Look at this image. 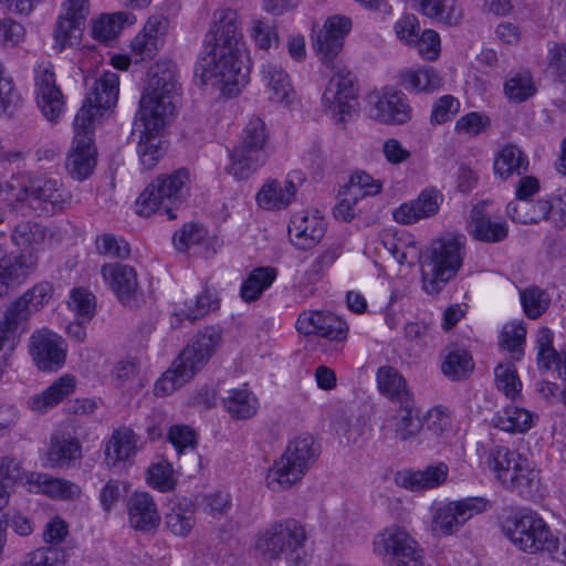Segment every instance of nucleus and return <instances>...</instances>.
Segmentation results:
<instances>
[{"instance_id":"obj_5","label":"nucleus","mask_w":566,"mask_h":566,"mask_svg":"<svg viewBox=\"0 0 566 566\" xmlns=\"http://www.w3.org/2000/svg\"><path fill=\"white\" fill-rule=\"evenodd\" d=\"M465 237L449 234L434 240L422 265V284L429 294L440 293L459 272L464 256Z\"/></svg>"},{"instance_id":"obj_60","label":"nucleus","mask_w":566,"mask_h":566,"mask_svg":"<svg viewBox=\"0 0 566 566\" xmlns=\"http://www.w3.org/2000/svg\"><path fill=\"white\" fill-rule=\"evenodd\" d=\"M496 387L503 391L506 397L514 398L521 390L522 384L518 379L516 369L510 365H499L494 370Z\"/></svg>"},{"instance_id":"obj_33","label":"nucleus","mask_w":566,"mask_h":566,"mask_svg":"<svg viewBox=\"0 0 566 566\" xmlns=\"http://www.w3.org/2000/svg\"><path fill=\"white\" fill-rule=\"evenodd\" d=\"M262 81L269 98L275 103L290 104L294 97L289 74L276 62H266L261 67Z\"/></svg>"},{"instance_id":"obj_40","label":"nucleus","mask_w":566,"mask_h":566,"mask_svg":"<svg viewBox=\"0 0 566 566\" xmlns=\"http://www.w3.org/2000/svg\"><path fill=\"white\" fill-rule=\"evenodd\" d=\"M222 405L233 419L247 420L259 410L256 396L247 387L233 388L222 399Z\"/></svg>"},{"instance_id":"obj_62","label":"nucleus","mask_w":566,"mask_h":566,"mask_svg":"<svg viewBox=\"0 0 566 566\" xmlns=\"http://www.w3.org/2000/svg\"><path fill=\"white\" fill-rule=\"evenodd\" d=\"M127 19V13L117 12L113 15H105L93 24V35L96 40L108 41L117 35L119 24Z\"/></svg>"},{"instance_id":"obj_3","label":"nucleus","mask_w":566,"mask_h":566,"mask_svg":"<svg viewBox=\"0 0 566 566\" xmlns=\"http://www.w3.org/2000/svg\"><path fill=\"white\" fill-rule=\"evenodd\" d=\"M19 253L6 254L0 244V298L23 284L38 268V245L43 240L39 226L19 224L12 233Z\"/></svg>"},{"instance_id":"obj_10","label":"nucleus","mask_w":566,"mask_h":566,"mask_svg":"<svg viewBox=\"0 0 566 566\" xmlns=\"http://www.w3.org/2000/svg\"><path fill=\"white\" fill-rule=\"evenodd\" d=\"M7 191L15 201H35L46 211H62L72 201V193L57 178L48 176L13 178Z\"/></svg>"},{"instance_id":"obj_42","label":"nucleus","mask_w":566,"mask_h":566,"mask_svg":"<svg viewBox=\"0 0 566 566\" xmlns=\"http://www.w3.org/2000/svg\"><path fill=\"white\" fill-rule=\"evenodd\" d=\"M167 528L178 536H187L195 525V506L191 500L182 497L175 501L166 514Z\"/></svg>"},{"instance_id":"obj_34","label":"nucleus","mask_w":566,"mask_h":566,"mask_svg":"<svg viewBox=\"0 0 566 566\" xmlns=\"http://www.w3.org/2000/svg\"><path fill=\"white\" fill-rule=\"evenodd\" d=\"M76 382L72 375H64L40 394L28 399V407L38 413H45L49 409L59 405L75 389Z\"/></svg>"},{"instance_id":"obj_19","label":"nucleus","mask_w":566,"mask_h":566,"mask_svg":"<svg viewBox=\"0 0 566 566\" xmlns=\"http://www.w3.org/2000/svg\"><path fill=\"white\" fill-rule=\"evenodd\" d=\"M86 85L88 86V92L76 115L85 111V116L88 117L90 124L94 125V119L101 111L108 109L117 103L119 77L115 72L105 71L102 75L94 78L91 85L86 81Z\"/></svg>"},{"instance_id":"obj_23","label":"nucleus","mask_w":566,"mask_h":566,"mask_svg":"<svg viewBox=\"0 0 566 566\" xmlns=\"http://www.w3.org/2000/svg\"><path fill=\"white\" fill-rule=\"evenodd\" d=\"M443 201L444 196L440 190L427 187L416 199L401 203L392 213L394 220L399 224L409 226L432 218L439 213Z\"/></svg>"},{"instance_id":"obj_20","label":"nucleus","mask_w":566,"mask_h":566,"mask_svg":"<svg viewBox=\"0 0 566 566\" xmlns=\"http://www.w3.org/2000/svg\"><path fill=\"white\" fill-rule=\"evenodd\" d=\"M422 429L415 400L400 403L388 413L380 426V437L385 441H409Z\"/></svg>"},{"instance_id":"obj_59","label":"nucleus","mask_w":566,"mask_h":566,"mask_svg":"<svg viewBox=\"0 0 566 566\" xmlns=\"http://www.w3.org/2000/svg\"><path fill=\"white\" fill-rule=\"evenodd\" d=\"M490 124L489 116L478 112H471L461 116L455 122L454 130L460 135L478 136L483 133Z\"/></svg>"},{"instance_id":"obj_29","label":"nucleus","mask_w":566,"mask_h":566,"mask_svg":"<svg viewBox=\"0 0 566 566\" xmlns=\"http://www.w3.org/2000/svg\"><path fill=\"white\" fill-rule=\"evenodd\" d=\"M101 274L104 282L123 303L129 301L138 287L136 270L128 264H104Z\"/></svg>"},{"instance_id":"obj_28","label":"nucleus","mask_w":566,"mask_h":566,"mask_svg":"<svg viewBox=\"0 0 566 566\" xmlns=\"http://www.w3.org/2000/svg\"><path fill=\"white\" fill-rule=\"evenodd\" d=\"M137 436L128 427L115 429L105 443L104 455L107 467L115 468L129 462L137 453Z\"/></svg>"},{"instance_id":"obj_1","label":"nucleus","mask_w":566,"mask_h":566,"mask_svg":"<svg viewBox=\"0 0 566 566\" xmlns=\"http://www.w3.org/2000/svg\"><path fill=\"white\" fill-rule=\"evenodd\" d=\"M238 18L237 11L230 8L214 12L213 22L205 36L203 51L195 67L202 84L219 85L222 94L228 96L237 95L249 81Z\"/></svg>"},{"instance_id":"obj_22","label":"nucleus","mask_w":566,"mask_h":566,"mask_svg":"<svg viewBox=\"0 0 566 566\" xmlns=\"http://www.w3.org/2000/svg\"><path fill=\"white\" fill-rule=\"evenodd\" d=\"M296 329L303 335H318L337 344L348 336V325L329 311H305L298 315Z\"/></svg>"},{"instance_id":"obj_35","label":"nucleus","mask_w":566,"mask_h":566,"mask_svg":"<svg viewBox=\"0 0 566 566\" xmlns=\"http://www.w3.org/2000/svg\"><path fill=\"white\" fill-rule=\"evenodd\" d=\"M297 187L292 179L270 180L258 191L256 202L266 210L286 208L295 198Z\"/></svg>"},{"instance_id":"obj_45","label":"nucleus","mask_w":566,"mask_h":566,"mask_svg":"<svg viewBox=\"0 0 566 566\" xmlns=\"http://www.w3.org/2000/svg\"><path fill=\"white\" fill-rule=\"evenodd\" d=\"M495 428L507 432H525L532 427V415L524 408L509 405L492 419Z\"/></svg>"},{"instance_id":"obj_41","label":"nucleus","mask_w":566,"mask_h":566,"mask_svg":"<svg viewBox=\"0 0 566 566\" xmlns=\"http://www.w3.org/2000/svg\"><path fill=\"white\" fill-rule=\"evenodd\" d=\"M471 233L483 242H500L507 237V224L503 221H492L481 208L474 207L471 211Z\"/></svg>"},{"instance_id":"obj_43","label":"nucleus","mask_w":566,"mask_h":566,"mask_svg":"<svg viewBox=\"0 0 566 566\" xmlns=\"http://www.w3.org/2000/svg\"><path fill=\"white\" fill-rule=\"evenodd\" d=\"M82 458V446L71 434L54 437L48 451V460L56 467H69L71 462Z\"/></svg>"},{"instance_id":"obj_25","label":"nucleus","mask_w":566,"mask_h":566,"mask_svg":"<svg viewBox=\"0 0 566 566\" xmlns=\"http://www.w3.org/2000/svg\"><path fill=\"white\" fill-rule=\"evenodd\" d=\"M168 21L161 15L150 17L143 30L130 43L132 53L136 61L153 60L165 41Z\"/></svg>"},{"instance_id":"obj_14","label":"nucleus","mask_w":566,"mask_h":566,"mask_svg":"<svg viewBox=\"0 0 566 566\" xmlns=\"http://www.w3.org/2000/svg\"><path fill=\"white\" fill-rule=\"evenodd\" d=\"M74 138L65 160V169L70 177L77 181L87 179L96 166V148L94 146V125H91L85 111L74 118Z\"/></svg>"},{"instance_id":"obj_47","label":"nucleus","mask_w":566,"mask_h":566,"mask_svg":"<svg viewBox=\"0 0 566 566\" xmlns=\"http://www.w3.org/2000/svg\"><path fill=\"white\" fill-rule=\"evenodd\" d=\"M160 133L161 132H153L146 128L142 130L137 153L142 165L146 169L154 168L159 158L164 155Z\"/></svg>"},{"instance_id":"obj_4","label":"nucleus","mask_w":566,"mask_h":566,"mask_svg":"<svg viewBox=\"0 0 566 566\" xmlns=\"http://www.w3.org/2000/svg\"><path fill=\"white\" fill-rule=\"evenodd\" d=\"M178 80L174 72L166 70L154 73L139 102L138 116L143 127L161 132L176 111Z\"/></svg>"},{"instance_id":"obj_31","label":"nucleus","mask_w":566,"mask_h":566,"mask_svg":"<svg viewBox=\"0 0 566 566\" xmlns=\"http://www.w3.org/2000/svg\"><path fill=\"white\" fill-rule=\"evenodd\" d=\"M530 160L527 154L515 144L502 146L494 156V175L502 180L527 172Z\"/></svg>"},{"instance_id":"obj_56","label":"nucleus","mask_w":566,"mask_h":566,"mask_svg":"<svg viewBox=\"0 0 566 566\" xmlns=\"http://www.w3.org/2000/svg\"><path fill=\"white\" fill-rule=\"evenodd\" d=\"M24 566H66V554L54 546L41 547L30 553Z\"/></svg>"},{"instance_id":"obj_58","label":"nucleus","mask_w":566,"mask_h":566,"mask_svg":"<svg viewBox=\"0 0 566 566\" xmlns=\"http://www.w3.org/2000/svg\"><path fill=\"white\" fill-rule=\"evenodd\" d=\"M460 111V102L452 95H443L433 104L430 123L441 125L450 122Z\"/></svg>"},{"instance_id":"obj_63","label":"nucleus","mask_w":566,"mask_h":566,"mask_svg":"<svg viewBox=\"0 0 566 566\" xmlns=\"http://www.w3.org/2000/svg\"><path fill=\"white\" fill-rule=\"evenodd\" d=\"M206 238V231L198 224H186L174 237V244L179 251H187L192 245L200 244Z\"/></svg>"},{"instance_id":"obj_26","label":"nucleus","mask_w":566,"mask_h":566,"mask_svg":"<svg viewBox=\"0 0 566 566\" xmlns=\"http://www.w3.org/2000/svg\"><path fill=\"white\" fill-rule=\"evenodd\" d=\"M128 524L135 531L149 533L161 521L157 503L147 492H134L127 501Z\"/></svg>"},{"instance_id":"obj_6","label":"nucleus","mask_w":566,"mask_h":566,"mask_svg":"<svg viewBox=\"0 0 566 566\" xmlns=\"http://www.w3.org/2000/svg\"><path fill=\"white\" fill-rule=\"evenodd\" d=\"M190 172L186 168H179L171 174H164L148 185L136 200L137 213L149 217L160 211L175 219L174 210L188 197Z\"/></svg>"},{"instance_id":"obj_39","label":"nucleus","mask_w":566,"mask_h":566,"mask_svg":"<svg viewBox=\"0 0 566 566\" xmlns=\"http://www.w3.org/2000/svg\"><path fill=\"white\" fill-rule=\"evenodd\" d=\"M400 84L409 92L433 93L442 87L443 78L432 66H422L401 72Z\"/></svg>"},{"instance_id":"obj_36","label":"nucleus","mask_w":566,"mask_h":566,"mask_svg":"<svg viewBox=\"0 0 566 566\" xmlns=\"http://www.w3.org/2000/svg\"><path fill=\"white\" fill-rule=\"evenodd\" d=\"M27 482L31 492L54 499H72L80 493V488L73 482L46 473H31Z\"/></svg>"},{"instance_id":"obj_12","label":"nucleus","mask_w":566,"mask_h":566,"mask_svg":"<svg viewBox=\"0 0 566 566\" xmlns=\"http://www.w3.org/2000/svg\"><path fill=\"white\" fill-rule=\"evenodd\" d=\"M504 533L518 549L530 554L557 548V538L553 536L547 524L536 512L530 510L510 516Z\"/></svg>"},{"instance_id":"obj_7","label":"nucleus","mask_w":566,"mask_h":566,"mask_svg":"<svg viewBox=\"0 0 566 566\" xmlns=\"http://www.w3.org/2000/svg\"><path fill=\"white\" fill-rule=\"evenodd\" d=\"M304 526L294 518H285L260 531L255 549L271 559L284 557L290 566H305L303 546L306 542Z\"/></svg>"},{"instance_id":"obj_11","label":"nucleus","mask_w":566,"mask_h":566,"mask_svg":"<svg viewBox=\"0 0 566 566\" xmlns=\"http://www.w3.org/2000/svg\"><path fill=\"white\" fill-rule=\"evenodd\" d=\"M268 137L263 119L251 117L242 132L241 144L229 149L228 172L238 180H244L263 166L266 160L264 146Z\"/></svg>"},{"instance_id":"obj_55","label":"nucleus","mask_w":566,"mask_h":566,"mask_svg":"<svg viewBox=\"0 0 566 566\" xmlns=\"http://www.w3.org/2000/svg\"><path fill=\"white\" fill-rule=\"evenodd\" d=\"M96 250L99 254L126 259L130 254L129 243L120 237H116L112 233H103L96 238L95 241Z\"/></svg>"},{"instance_id":"obj_52","label":"nucleus","mask_w":566,"mask_h":566,"mask_svg":"<svg viewBox=\"0 0 566 566\" xmlns=\"http://www.w3.org/2000/svg\"><path fill=\"white\" fill-rule=\"evenodd\" d=\"M82 27L75 21L60 15L53 32V49L61 52L66 46L75 44L81 36Z\"/></svg>"},{"instance_id":"obj_15","label":"nucleus","mask_w":566,"mask_h":566,"mask_svg":"<svg viewBox=\"0 0 566 566\" xmlns=\"http://www.w3.org/2000/svg\"><path fill=\"white\" fill-rule=\"evenodd\" d=\"M491 502L482 496H469L437 507L432 514V531L439 536L455 534L475 515L486 512Z\"/></svg>"},{"instance_id":"obj_53","label":"nucleus","mask_w":566,"mask_h":566,"mask_svg":"<svg viewBox=\"0 0 566 566\" xmlns=\"http://www.w3.org/2000/svg\"><path fill=\"white\" fill-rule=\"evenodd\" d=\"M382 189V181L375 179L365 171H356L350 176L346 188L348 195H355L358 199L366 196H376Z\"/></svg>"},{"instance_id":"obj_44","label":"nucleus","mask_w":566,"mask_h":566,"mask_svg":"<svg viewBox=\"0 0 566 566\" xmlns=\"http://www.w3.org/2000/svg\"><path fill=\"white\" fill-rule=\"evenodd\" d=\"M537 92L535 81L528 70L511 74L503 85L505 97L515 104L523 103L533 97Z\"/></svg>"},{"instance_id":"obj_30","label":"nucleus","mask_w":566,"mask_h":566,"mask_svg":"<svg viewBox=\"0 0 566 566\" xmlns=\"http://www.w3.org/2000/svg\"><path fill=\"white\" fill-rule=\"evenodd\" d=\"M449 474V468L446 463L428 465L423 470L406 471L399 473L397 482L402 488L412 492L424 491L442 485Z\"/></svg>"},{"instance_id":"obj_46","label":"nucleus","mask_w":566,"mask_h":566,"mask_svg":"<svg viewBox=\"0 0 566 566\" xmlns=\"http://www.w3.org/2000/svg\"><path fill=\"white\" fill-rule=\"evenodd\" d=\"M554 333L548 327H542L538 329L536 338L537 348V366L539 370H549L553 366H562V356L553 347Z\"/></svg>"},{"instance_id":"obj_50","label":"nucleus","mask_w":566,"mask_h":566,"mask_svg":"<svg viewBox=\"0 0 566 566\" xmlns=\"http://www.w3.org/2000/svg\"><path fill=\"white\" fill-rule=\"evenodd\" d=\"M520 297L524 313L531 319L542 316L551 303L548 293L537 286L521 291Z\"/></svg>"},{"instance_id":"obj_51","label":"nucleus","mask_w":566,"mask_h":566,"mask_svg":"<svg viewBox=\"0 0 566 566\" xmlns=\"http://www.w3.org/2000/svg\"><path fill=\"white\" fill-rule=\"evenodd\" d=\"M21 102V95L15 90L12 78L4 75L3 65L0 62V116L13 115Z\"/></svg>"},{"instance_id":"obj_13","label":"nucleus","mask_w":566,"mask_h":566,"mask_svg":"<svg viewBox=\"0 0 566 566\" xmlns=\"http://www.w3.org/2000/svg\"><path fill=\"white\" fill-rule=\"evenodd\" d=\"M374 553L388 566H423V549L402 527L390 525L373 542Z\"/></svg>"},{"instance_id":"obj_57","label":"nucleus","mask_w":566,"mask_h":566,"mask_svg":"<svg viewBox=\"0 0 566 566\" xmlns=\"http://www.w3.org/2000/svg\"><path fill=\"white\" fill-rule=\"evenodd\" d=\"M69 307L78 318L91 321L95 314V296L85 289H75L71 293Z\"/></svg>"},{"instance_id":"obj_49","label":"nucleus","mask_w":566,"mask_h":566,"mask_svg":"<svg viewBox=\"0 0 566 566\" xmlns=\"http://www.w3.org/2000/svg\"><path fill=\"white\" fill-rule=\"evenodd\" d=\"M526 327L523 322H511L504 325L500 346L511 353V357L520 360L524 355Z\"/></svg>"},{"instance_id":"obj_21","label":"nucleus","mask_w":566,"mask_h":566,"mask_svg":"<svg viewBox=\"0 0 566 566\" xmlns=\"http://www.w3.org/2000/svg\"><path fill=\"white\" fill-rule=\"evenodd\" d=\"M352 25L350 18L342 14L331 15L325 20L313 43L319 60L325 65L336 61Z\"/></svg>"},{"instance_id":"obj_24","label":"nucleus","mask_w":566,"mask_h":566,"mask_svg":"<svg viewBox=\"0 0 566 566\" xmlns=\"http://www.w3.org/2000/svg\"><path fill=\"white\" fill-rule=\"evenodd\" d=\"M374 101L371 116L385 124H405L411 118V107L406 95L394 87H385Z\"/></svg>"},{"instance_id":"obj_38","label":"nucleus","mask_w":566,"mask_h":566,"mask_svg":"<svg viewBox=\"0 0 566 566\" xmlns=\"http://www.w3.org/2000/svg\"><path fill=\"white\" fill-rule=\"evenodd\" d=\"M277 277V269L273 266H256L243 280L240 287V297L245 303H253L261 298Z\"/></svg>"},{"instance_id":"obj_32","label":"nucleus","mask_w":566,"mask_h":566,"mask_svg":"<svg viewBox=\"0 0 566 566\" xmlns=\"http://www.w3.org/2000/svg\"><path fill=\"white\" fill-rule=\"evenodd\" d=\"M376 381L379 392L392 402L400 405L415 400L407 380L392 366H380L376 373Z\"/></svg>"},{"instance_id":"obj_16","label":"nucleus","mask_w":566,"mask_h":566,"mask_svg":"<svg viewBox=\"0 0 566 566\" xmlns=\"http://www.w3.org/2000/svg\"><path fill=\"white\" fill-rule=\"evenodd\" d=\"M334 71L323 94L325 105L339 115L338 120L344 122L345 116H350L354 109L353 101L358 94V84L353 72L340 61H334L327 65Z\"/></svg>"},{"instance_id":"obj_17","label":"nucleus","mask_w":566,"mask_h":566,"mask_svg":"<svg viewBox=\"0 0 566 566\" xmlns=\"http://www.w3.org/2000/svg\"><path fill=\"white\" fill-rule=\"evenodd\" d=\"M34 93L39 108L49 122H56L65 108L64 95L56 84L53 64L40 62L34 67Z\"/></svg>"},{"instance_id":"obj_18","label":"nucleus","mask_w":566,"mask_h":566,"mask_svg":"<svg viewBox=\"0 0 566 566\" xmlns=\"http://www.w3.org/2000/svg\"><path fill=\"white\" fill-rule=\"evenodd\" d=\"M29 352L36 367L44 371L57 370L66 358L63 338L48 328L38 329L31 335Z\"/></svg>"},{"instance_id":"obj_9","label":"nucleus","mask_w":566,"mask_h":566,"mask_svg":"<svg viewBox=\"0 0 566 566\" xmlns=\"http://www.w3.org/2000/svg\"><path fill=\"white\" fill-rule=\"evenodd\" d=\"M318 457V449L310 436L290 441L284 453L266 474V485L273 492L290 489L300 482Z\"/></svg>"},{"instance_id":"obj_2","label":"nucleus","mask_w":566,"mask_h":566,"mask_svg":"<svg viewBox=\"0 0 566 566\" xmlns=\"http://www.w3.org/2000/svg\"><path fill=\"white\" fill-rule=\"evenodd\" d=\"M220 342L221 334L214 327H207L198 333L171 367L155 382L154 394L165 397L187 384L208 363Z\"/></svg>"},{"instance_id":"obj_64","label":"nucleus","mask_w":566,"mask_h":566,"mask_svg":"<svg viewBox=\"0 0 566 566\" xmlns=\"http://www.w3.org/2000/svg\"><path fill=\"white\" fill-rule=\"evenodd\" d=\"M413 44L417 45L419 54L428 61H434L440 55V36L434 30H424Z\"/></svg>"},{"instance_id":"obj_54","label":"nucleus","mask_w":566,"mask_h":566,"mask_svg":"<svg viewBox=\"0 0 566 566\" xmlns=\"http://www.w3.org/2000/svg\"><path fill=\"white\" fill-rule=\"evenodd\" d=\"M147 483L160 492H169L176 485L174 469L168 462H158L147 470Z\"/></svg>"},{"instance_id":"obj_27","label":"nucleus","mask_w":566,"mask_h":566,"mask_svg":"<svg viewBox=\"0 0 566 566\" xmlns=\"http://www.w3.org/2000/svg\"><path fill=\"white\" fill-rule=\"evenodd\" d=\"M325 227L324 219L303 211L296 212L290 221L289 235L296 248L307 250L321 241L325 234Z\"/></svg>"},{"instance_id":"obj_48","label":"nucleus","mask_w":566,"mask_h":566,"mask_svg":"<svg viewBox=\"0 0 566 566\" xmlns=\"http://www.w3.org/2000/svg\"><path fill=\"white\" fill-rule=\"evenodd\" d=\"M473 367L471 355L464 349H455L446 356L441 370L446 377L452 380H461L472 373Z\"/></svg>"},{"instance_id":"obj_8","label":"nucleus","mask_w":566,"mask_h":566,"mask_svg":"<svg viewBox=\"0 0 566 566\" xmlns=\"http://www.w3.org/2000/svg\"><path fill=\"white\" fill-rule=\"evenodd\" d=\"M488 465L499 482L520 495H531L538 489L539 472L532 461L516 450L495 446L488 453Z\"/></svg>"},{"instance_id":"obj_37","label":"nucleus","mask_w":566,"mask_h":566,"mask_svg":"<svg viewBox=\"0 0 566 566\" xmlns=\"http://www.w3.org/2000/svg\"><path fill=\"white\" fill-rule=\"evenodd\" d=\"M551 208L546 198L513 200L509 202L506 213L514 222L532 224L548 220Z\"/></svg>"},{"instance_id":"obj_61","label":"nucleus","mask_w":566,"mask_h":566,"mask_svg":"<svg viewBox=\"0 0 566 566\" xmlns=\"http://www.w3.org/2000/svg\"><path fill=\"white\" fill-rule=\"evenodd\" d=\"M219 308V298L209 290H205L195 301L193 306H189L182 315L190 322H195Z\"/></svg>"}]
</instances>
